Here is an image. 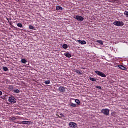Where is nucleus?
I'll return each instance as SVG.
<instances>
[{
  "label": "nucleus",
  "instance_id": "f257e3e1",
  "mask_svg": "<svg viewBox=\"0 0 128 128\" xmlns=\"http://www.w3.org/2000/svg\"><path fill=\"white\" fill-rule=\"evenodd\" d=\"M114 24L116 26H124V23L122 22L116 21L114 22Z\"/></svg>",
  "mask_w": 128,
  "mask_h": 128
},
{
  "label": "nucleus",
  "instance_id": "f03ea898",
  "mask_svg": "<svg viewBox=\"0 0 128 128\" xmlns=\"http://www.w3.org/2000/svg\"><path fill=\"white\" fill-rule=\"evenodd\" d=\"M16 98L14 96H11L9 98L8 102H10V104H16Z\"/></svg>",
  "mask_w": 128,
  "mask_h": 128
},
{
  "label": "nucleus",
  "instance_id": "7ed1b4c3",
  "mask_svg": "<svg viewBox=\"0 0 128 128\" xmlns=\"http://www.w3.org/2000/svg\"><path fill=\"white\" fill-rule=\"evenodd\" d=\"M101 112L105 116H110V110L108 109H102Z\"/></svg>",
  "mask_w": 128,
  "mask_h": 128
},
{
  "label": "nucleus",
  "instance_id": "20e7f679",
  "mask_svg": "<svg viewBox=\"0 0 128 128\" xmlns=\"http://www.w3.org/2000/svg\"><path fill=\"white\" fill-rule=\"evenodd\" d=\"M95 72L98 74V76H102V78H106V75L104 74L102 72L96 71Z\"/></svg>",
  "mask_w": 128,
  "mask_h": 128
},
{
  "label": "nucleus",
  "instance_id": "39448f33",
  "mask_svg": "<svg viewBox=\"0 0 128 128\" xmlns=\"http://www.w3.org/2000/svg\"><path fill=\"white\" fill-rule=\"evenodd\" d=\"M74 18L78 20V22H84V18L80 16H76Z\"/></svg>",
  "mask_w": 128,
  "mask_h": 128
},
{
  "label": "nucleus",
  "instance_id": "423d86ee",
  "mask_svg": "<svg viewBox=\"0 0 128 128\" xmlns=\"http://www.w3.org/2000/svg\"><path fill=\"white\" fill-rule=\"evenodd\" d=\"M69 126L71 128H77L78 124L74 122H71L69 124Z\"/></svg>",
  "mask_w": 128,
  "mask_h": 128
},
{
  "label": "nucleus",
  "instance_id": "0eeeda50",
  "mask_svg": "<svg viewBox=\"0 0 128 128\" xmlns=\"http://www.w3.org/2000/svg\"><path fill=\"white\" fill-rule=\"evenodd\" d=\"M58 90L60 92H66V88L62 86H60Z\"/></svg>",
  "mask_w": 128,
  "mask_h": 128
},
{
  "label": "nucleus",
  "instance_id": "6e6552de",
  "mask_svg": "<svg viewBox=\"0 0 128 128\" xmlns=\"http://www.w3.org/2000/svg\"><path fill=\"white\" fill-rule=\"evenodd\" d=\"M118 68H120V70H127L128 68L122 65H119Z\"/></svg>",
  "mask_w": 128,
  "mask_h": 128
},
{
  "label": "nucleus",
  "instance_id": "1a4fd4ad",
  "mask_svg": "<svg viewBox=\"0 0 128 128\" xmlns=\"http://www.w3.org/2000/svg\"><path fill=\"white\" fill-rule=\"evenodd\" d=\"M77 42H79V44H82V45L86 44V42L84 40H78L77 41Z\"/></svg>",
  "mask_w": 128,
  "mask_h": 128
},
{
  "label": "nucleus",
  "instance_id": "9d476101",
  "mask_svg": "<svg viewBox=\"0 0 128 128\" xmlns=\"http://www.w3.org/2000/svg\"><path fill=\"white\" fill-rule=\"evenodd\" d=\"M74 72H76L80 76L82 74V72L80 70H74Z\"/></svg>",
  "mask_w": 128,
  "mask_h": 128
},
{
  "label": "nucleus",
  "instance_id": "9b49d317",
  "mask_svg": "<svg viewBox=\"0 0 128 128\" xmlns=\"http://www.w3.org/2000/svg\"><path fill=\"white\" fill-rule=\"evenodd\" d=\"M64 56H66V58H72V54L64 53Z\"/></svg>",
  "mask_w": 128,
  "mask_h": 128
},
{
  "label": "nucleus",
  "instance_id": "f8f14e48",
  "mask_svg": "<svg viewBox=\"0 0 128 128\" xmlns=\"http://www.w3.org/2000/svg\"><path fill=\"white\" fill-rule=\"evenodd\" d=\"M22 124H32V122L28 121H24L22 122Z\"/></svg>",
  "mask_w": 128,
  "mask_h": 128
},
{
  "label": "nucleus",
  "instance_id": "ddd939ff",
  "mask_svg": "<svg viewBox=\"0 0 128 128\" xmlns=\"http://www.w3.org/2000/svg\"><path fill=\"white\" fill-rule=\"evenodd\" d=\"M56 10H62L64 8L60 6H56Z\"/></svg>",
  "mask_w": 128,
  "mask_h": 128
},
{
  "label": "nucleus",
  "instance_id": "4468645a",
  "mask_svg": "<svg viewBox=\"0 0 128 128\" xmlns=\"http://www.w3.org/2000/svg\"><path fill=\"white\" fill-rule=\"evenodd\" d=\"M96 42H98V44H101V46H104V42H102V40H98L96 41Z\"/></svg>",
  "mask_w": 128,
  "mask_h": 128
},
{
  "label": "nucleus",
  "instance_id": "2eb2a0df",
  "mask_svg": "<svg viewBox=\"0 0 128 128\" xmlns=\"http://www.w3.org/2000/svg\"><path fill=\"white\" fill-rule=\"evenodd\" d=\"M70 106H72V108H76V104H74V103H70Z\"/></svg>",
  "mask_w": 128,
  "mask_h": 128
},
{
  "label": "nucleus",
  "instance_id": "dca6fc26",
  "mask_svg": "<svg viewBox=\"0 0 128 128\" xmlns=\"http://www.w3.org/2000/svg\"><path fill=\"white\" fill-rule=\"evenodd\" d=\"M21 62H22V64H26L28 62V61H26V59H22Z\"/></svg>",
  "mask_w": 128,
  "mask_h": 128
},
{
  "label": "nucleus",
  "instance_id": "f3484780",
  "mask_svg": "<svg viewBox=\"0 0 128 128\" xmlns=\"http://www.w3.org/2000/svg\"><path fill=\"white\" fill-rule=\"evenodd\" d=\"M75 102H76V104H78V106H80V101L79 100H76Z\"/></svg>",
  "mask_w": 128,
  "mask_h": 128
},
{
  "label": "nucleus",
  "instance_id": "a211bd4d",
  "mask_svg": "<svg viewBox=\"0 0 128 128\" xmlns=\"http://www.w3.org/2000/svg\"><path fill=\"white\" fill-rule=\"evenodd\" d=\"M16 120V116H12V118H10V120L14 121Z\"/></svg>",
  "mask_w": 128,
  "mask_h": 128
},
{
  "label": "nucleus",
  "instance_id": "6ab92c4d",
  "mask_svg": "<svg viewBox=\"0 0 128 128\" xmlns=\"http://www.w3.org/2000/svg\"><path fill=\"white\" fill-rule=\"evenodd\" d=\"M62 47H63V48H64V50H66V48H68V44H64Z\"/></svg>",
  "mask_w": 128,
  "mask_h": 128
},
{
  "label": "nucleus",
  "instance_id": "aec40b11",
  "mask_svg": "<svg viewBox=\"0 0 128 128\" xmlns=\"http://www.w3.org/2000/svg\"><path fill=\"white\" fill-rule=\"evenodd\" d=\"M14 94H20V90H18V89L16 90H14Z\"/></svg>",
  "mask_w": 128,
  "mask_h": 128
},
{
  "label": "nucleus",
  "instance_id": "412c9836",
  "mask_svg": "<svg viewBox=\"0 0 128 128\" xmlns=\"http://www.w3.org/2000/svg\"><path fill=\"white\" fill-rule=\"evenodd\" d=\"M90 80H91V82H96V79L94 78H90Z\"/></svg>",
  "mask_w": 128,
  "mask_h": 128
},
{
  "label": "nucleus",
  "instance_id": "4be33fe9",
  "mask_svg": "<svg viewBox=\"0 0 128 128\" xmlns=\"http://www.w3.org/2000/svg\"><path fill=\"white\" fill-rule=\"evenodd\" d=\"M3 70H4V72H8V68L7 67H4Z\"/></svg>",
  "mask_w": 128,
  "mask_h": 128
},
{
  "label": "nucleus",
  "instance_id": "5701e85b",
  "mask_svg": "<svg viewBox=\"0 0 128 128\" xmlns=\"http://www.w3.org/2000/svg\"><path fill=\"white\" fill-rule=\"evenodd\" d=\"M29 28H30V30H34V26H32V25H30Z\"/></svg>",
  "mask_w": 128,
  "mask_h": 128
},
{
  "label": "nucleus",
  "instance_id": "b1692460",
  "mask_svg": "<svg viewBox=\"0 0 128 128\" xmlns=\"http://www.w3.org/2000/svg\"><path fill=\"white\" fill-rule=\"evenodd\" d=\"M44 84H50V80H47L46 81Z\"/></svg>",
  "mask_w": 128,
  "mask_h": 128
},
{
  "label": "nucleus",
  "instance_id": "393cba45",
  "mask_svg": "<svg viewBox=\"0 0 128 128\" xmlns=\"http://www.w3.org/2000/svg\"><path fill=\"white\" fill-rule=\"evenodd\" d=\"M17 26H18V28H22L23 26L22 24H18Z\"/></svg>",
  "mask_w": 128,
  "mask_h": 128
},
{
  "label": "nucleus",
  "instance_id": "a878e982",
  "mask_svg": "<svg viewBox=\"0 0 128 128\" xmlns=\"http://www.w3.org/2000/svg\"><path fill=\"white\" fill-rule=\"evenodd\" d=\"M8 89L10 90H14V86H10Z\"/></svg>",
  "mask_w": 128,
  "mask_h": 128
},
{
  "label": "nucleus",
  "instance_id": "bb28decb",
  "mask_svg": "<svg viewBox=\"0 0 128 128\" xmlns=\"http://www.w3.org/2000/svg\"><path fill=\"white\" fill-rule=\"evenodd\" d=\"M124 16H128V12H124Z\"/></svg>",
  "mask_w": 128,
  "mask_h": 128
},
{
  "label": "nucleus",
  "instance_id": "cd10ccee",
  "mask_svg": "<svg viewBox=\"0 0 128 128\" xmlns=\"http://www.w3.org/2000/svg\"><path fill=\"white\" fill-rule=\"evenodd\" d=\"M96 88H98V90H102V87H100V86H98Z\"/></svg>",
  "mask_w": 128,
  "mask_h": 128
},
{
  "label": "nucleus",
  "instance_id": "c85d7f7f",
  "mask_svg": "<svg viewBox=\"0 0 128 128\" xmlns=\"http://www.w3.org/2000/svg\"><path fill=\"white\" fill-rule=\"evenodd\" d=\"M16 114H18V116H22V113L18 112V113Z\"/></svg>",
  "mask_w": 128,
  "mask_h": 128
},
{
  "label": "nucleus",
  "instance_id": "c756f323",
  "mask_svg": "<svg viewBox=\"0 0 128 128\" xmlns=\"http://www.w3.org/2000/svg\"><path fill=\"white\" fill-rule=\"evenodd\" d=\"M2 96V91H0V96Z\"/></svg>",
  "mask_w": 128,
  "mask_h": 128
},
{
  "label": "nucleus",
  "instance_id": "7c9ffc66",
  "mask_svg": "<svg viewBox=\"0 0 128 128\" xmlns=\"http://www.w3.org/2000/svg\"><path fill=\"white\" fill-rule=\"evenodd\" d=\"M6 20H12V18H6Z\"/></svg>",
  "mask_w": 128,
  "mask_h": 128
},
{
  "label": "nucleus",
  "instance_id": "2f4dec72",
  "mask_svg": "<svg viewBox=\"0 0 128 128\" xmlns=\"http://www.w3.org/2000/svg\"><path fill=\"white\" fill-rule=\"evenodd\" d=\"M9 24H10V26H12V22H10Z\"/></svg>",
  "mask_w": 128,
  "mask_h": 128
},
{
  "label": "nucleus",
  "instance_id": "473e14b6",
  "mask_svg": "<svg viewBox=\"0 0 128 128\" xmlns=\"http://www.w3.org/2000/svg\"><path fill=\"white\" fill-rule=\"evenodd\" d=\"M19 124H24V123H22V122H20L19 123Z\"/></svg>",
  "mask_w": 128,
  "mask_h": 128
},
{
  "label": "nucleus",
  "instance_id": "72a5a7b5",
  "mask_svg": "<svg viewBox=\"0 0 128 128\" xmlns=\"http://www.w3.org/2000/svg\"><path fill=\"white\" fill-rule=\"evenodd\" d=\"M16 118H18V120H22V118H20L18 116H16Z\"/></svg>",
  "mask_w": 128,
  "mask_h": 128
},
{
  "label": "nucleus",
  "instance_id": "f704fd0d",
  "mask_svg": "<svg viewBox=\"0 0 128 128\" xmlns=\"http://www.w3.org/2000/svg\"><path fill=\"white\" fill-rule=\"evenodd\" d=\"M112 0V2H116V0Z\"/></svg>",
  "mask_w": 128,
  "mask_h": 128
},
{
  "label": "nucleus",
  "instance_id": "c9c22d12",
  "mask_svg": "<svg viewBox=\"0 0 128 128\" xmlns=\"http://www.w3.org/2000/svg\"><path fill=\"white\" fill-rule=\"evenodd\" d=\"M61 116H64V114H61Z\"/></svg>",
  "mask_w": 128,
  "mask_h": 128
},
{
  "label": "nucleus",
  "instance_id": "e433bc0d",
  "mask_svg": "<svg viewBox=\"0 0 128 128\" xmlns=\"http://www.w3.org/2000/svg\"><path fill=\"white\" fill-rule=\"evenodd\" d=\"M10 20H8V22H9V23H10Z\"/></svg>",
  "mask_w": 128,
  "mask_h": 128
},
{
  "label": "nucleus",
  "instance_id": "4c0bfd02",
  "mask_svg": "<svg viewBox=\"0 0 128 128\" xmlns=\"http://www.w3.org/2000/svg\"><path fill=\"white\" fill-rule=\"evenodd\" d=\"M109 2H110V1H108Z\"/></svg>",
  "mask_w": 128,
  "mask_h": 128
}]
</instances>
